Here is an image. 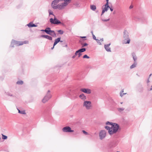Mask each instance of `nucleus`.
I'll list each match as a JSON object with an SVG mask.
<instances>
[{"mask_svg": "<svg viewBox=\"0 0 152 152\" xmlns=\"http://www.w3.org/2000/svg\"><path fill=\"white\" fill-rule=\"evenodd\" d=\"M48 12L49 16L50 15H52L53 16H54V18H51L49 19V21L51 24H55L57 25L61 24L63 26H65V24L62 21H61L58 19H57L55 15L53 14V12H52L51 10L49 9L48 10Z\"/></svg>", "mask_w": 152, "mask_h": 152, "instance_id": "obj_1", "label": "nucleus"}, {"mask_svg": "<svg viewBox=\"0 0 152 152\" xmlns=\"http://www.w3.org/2000/svg\"><path fill=\"white\" fill-rule=\"evenodd\" d=\"M46 33L51 36L48 35L42 34L40 36V37L47 39L50 40H52V37H56V34L54 30H51V28L49 27H47V30Z\"/></svg>", "mask_w": 152, "mask_h": 152, "instance_id": "obj_2", "label": "nucleus"}, {"mask_svg": "<svg viewBox=\"0 0 152 152\" xmlns=\"http://www.w3.org/2000/svg\"><path fill=\"white\" fill-rule=\"evenodd\" d=\"M121 128L119 125L116 123H114V124L111 127V130L110 131L111 132L110 135L116 134L117 132L121 130Z\"/></svg>", "mask_w": 152, "mask_h": 152, "instance_id": "obj_3", "label": "nucleus"}, {"mask_svg": "<svg viewBox=\"0 0 152 152\" xmlns=\"http://www.w3.org/2000/svg\"><path fill=\"white\" fill-rule=\"evenodd\" d=\"M80 93V91L77 89H76L71 91L70 95L72 99H75L78 97Z\"/></svg>", "mask_w": 152, "mask_h": 152, "instance_id": "obj_4", "label": "nucleus"}, {"mask_svg": "<svg viewBox=\"0 0 152 152\" xmlns=\"http://www.w3.org/2000/svg\"><path fill=\"white\" fill-rule=\"evenodd\" d=\"M128 33L126 30H124V37L125 39L124 40V43L129 44L130 39L129 37Z\"/></svg>", "mask_w": 152, "mask_h": 152, "instance_id": "obj_5", "label": "nucleus"}, {"mask_svg": "<svg viewBox=\"0 0 152 152\" xmlns=\"http://www.w3.org/2000/svg\"><path fill=\"white\" fill-rule=\"evenodd\" d=\"M50 91L49 90L45 96L44 97L42 100V102L43 103H45L48 100L52 97V95L50 94Z\"/></svg>", "mask_w": 152, "mask_h": 152, "instance_id": "obj_6", "label": "nucleus"}, {"mask_svg": "<svg viewBox=\"0 0 152 152\" xmlns=\"http://www.w3.org/2000/svg\"><path fill=\"white\" fill-rule=\"evenodd\" d=\"M109 8H110V6L109 4L106 3L102 7V11L101 15H102L105 12L107 11Z\"/></svg>", "mask_w": 152, "mask_h": 152, "instance_id": "obj_7", "label": "nucleus"}, {"mask_svg": "<svg viewBox=\"0 0 152 152\" xmlns=\"http://www.w3.org/2000/svg\"><path fill=\"white\" fill-rule=\"evenodd\" d=\"M62 131L65 132H72L74 130H72L71 127L69 126H66L62 129Z\"/></svg>", "mask_w": 152, "mask_h": 152, "instance_id": "obj_8", "label": "nucleus"}, {"mask_svg": "<svg viewBox=\"0 0 152 152\" xmlns=\"http://www.w3.org/2000/svg\"><path fill=\"white\" fill-rule=\"evenodd\" d=\"M91 101H85L83 103V106L86 107L87 109H89L91 107Z\"/></svg>", "mask_w": 152, "mask_h": 152, "instance_id": "obj_9", "label": "nucleus"}, {"mask_svg": "<svg viewBox=\"0 0 152 152\" xmlns=\"http://www.w3.org/2000/svg\"><path fill=\"white\" fill-rule=\"evenodd\" d=\"M106 135V132L105 130H101L99 132V136L100 139L102 140L104 138Z\"/></svg>", "mask_w": 152, "mask_h": 152, "instance_id": "obj_10", "label": "nucleus"}, {"mask_svg": "<svg viewBox=\"0 0 152 152\" xmlns=\"http://www.w3.org/2000/svg\"><path fill=\"white\" fill-rule=\"evenodd\" d=\"M80 91L85 93L87 94H90L91 93V90L90 89L88 88H82Z\"/></svg>", "mask_w": 152, "mask_h": 152, "instance_id": "obj_11", "label": "nucleus"}, {"mask_svg": "<svg viewBox=\"0 0 152 152\" xmlns=\"http://www.w3.org/2000/svg\"><path fill=\"white\" fill-rule=\"evenodd\" d=\"M71 1V0H66L65 2L61 4L62 6L64 7H66L68 5V4L70 3Z\"/></svg>", "mask_w": 152, "mask_h": 152, "instance_id": "obj_12", "label": "nucleus"}, {"mask_svg": "<svg viewBox=\"0 0 152 152\" xmlns=\"http://www.w3.org/2000/svg\"><path fill=\"white\" fill-rule=\"evenodd\" d=\"M61 37H59L55 39L53 43L54 46H55L59 42H63V41H61Z\"/></svg>", "mask_w": 152, "mask_h": 152, "instance_id": "obj_13", "label": "nucleus"}, {"mask_svg": "<svg viewBox=\"0 0 152 152\" xmlns=\"http://www.w3.org/2000/svg\"><path fill=\"white\" fill-rule=\"evenodd\" d=\"M26 26H27L29 28L37 27V25L34 24L32 22H30L28 24H27Z\"/></svg>", "mask_w": 152, "mask_h": 152, "instance_id": "obj_14", "label": "nucleus"}, {"mask_svg": "<svg viewBox=\"0 0 152 152\" xmlns=\"http://www.w3.org/2000/svg\"><path fill=\"white\" fill-rule=\"evenodd\" d=\"M111 45L110 43L108 44L105 45L104 47L105 50L107 52H111L110 48L109 47V46Z\"/></svg>", "mask_w": 152, "mask_h": 152, "instance_id": "obj_15", "label": "nucleus"}, {"mask_svg": "<svg viewBox=\"0 0 152 152\" xmlns=\"http://www.w3.org/2000/svg\"><path fill=\"white\" fill-rule=\"evenodd\" d=\"M137 88L138 91L140 92L141 93L143 92V88L141 85L140 84H139L138 85Z\"/></svg>", "mask_w": 152, "mask_h": 152, "instance_id": "obj_16", "label": "nucleus"}, {"mask_svg": "<svg viewBox=\"0 0 152 152\" xmlns=\"http://www.w3.org/2000/svg\"><path fill=\"white\" fill-rule=\"evenodd\" d=\"M63 8L64 7L62 6L61 5H60L59 4L53 7V8L54 10L56 9H58L59 10H62L63 9Z\"/></svg>", "mask_w": 152, "mask_h": 152, "instance_id": "obj_17", "label": "nucleus"}, {"mask_svg": "<svg viewBox=\"0 0 152 152\" xmlns=\"http://www.w3.org/2000/svg\"><path fill=\"white\" fill-rule=\"evenodd\" d=\"M58 1L57 0H54L52 1L51 4V6L53 8V7L55 6V5H56L58 3Z\"/></svg>", "mask_w": 152, "mask_h": 152, "instance_id": "obj_18", "label": "nucleus"}, {"mask_svg": "<svg viewBox=\"0 0 152 152\" xmlns=\"http://www.w3.org/2000/svg\"><path fill=\"white\" fill-rule=\"evenodd\" d=\"M21 42L18 41L14 40V43L16 46H19L20 45H22V43H20Z\"/></svg>", "mask_w": 152, "mask_h": 152, "instance_id": "obj_19", "label": "nucleus"}, {"mask_svg": "<svg viewBox=\"0 0 152 152\" xmlns=\"http://www.w3.org/2000/svg\"><path fill=\"white\" fill-rule=\"evenodd\" d=\"M5 94L6 95L8 96H10L12 97H15L16 96L13 95L11 93L9 92H5Z\"/></svg>", "mask_w": 152, "mask_h": 152, "instance_id": "obj_20", "label": "nucleus"}, {"mask_svg": "<svg viewBox=\"0 0 152 152\" xmlns=\"http://www.w3.org/2000/svg\"><path fill=\"white\" fill-rule=\"evenodd\" d=\"M83 42L81 41V40H80L79 41L80 43V44L82 45V48H83V47H86V46H87L88 45V44H87V43H83Z\"/></svg>", "mask_w": 152, "mask_h": 152, "instance_id": "obj_21", "label": "nucleus"}, {"mask_svg": "<svg viewBox=\"0 0 152 152\" xmlns=\"http://www.w3.org/2000/svg\"><path fill=\"white\" fill-rule=\"evenodd\" d=\"M79 97L82 99L85 100L86 99V97L83 94H80Z\"/></svg>", "mask_w": 152, "mask_h": 152, "instance_id": "obj_22", "label": "nucleus"}, {"mask_svg": "<svg viewBox=\"0 0 152 152\" xmlns=\"http://www.w3.org/2000/svg\"><path fill=\"white\" fill-rule=\"evenodd\" d=\"M104 128L108 130V132L110 135L111 132H110V131H111V127H110L109 126H105Z\"/></svg>", "mask_w": 152, "mask_h": 152, "instance_id": "obj_23", "label": "nucleus"}, {"mask_svg": "<svg viewBox=\"0 0 152 152\" xmlns=\"http://www.w3.org/2000/svg\"><path fill=\"white\" fill-rule=\"evenodd\" d=\"M132 56L134 60V62H137L136 61L137 59V57L136 56L134 53H133L132 54Z\"/></svg>", "mask_w": 152, "mask_h": 152, "instance_id": "obj_24", "label": "nucleus"}, {"mask_svg": "<svg viewBox=\"0 0 152 152\" xmlns=\"http://www.w3.org/2000/svg\"><path fill=\"white\" fill-rule=\"evenodd\" d=\"M137 62H134L133 64L130 66V69H132L136 67L137 65Z\"/></svg>", "mask_w": 152, "mask_h": 152, "instance_id": "obj_25", "label": "nucleus"}, {"mask_svg": "<svg viewBox=\"0 0 152 152\" xmlns=\"http://www.w3.org/2000/svg\"><path fill=\"white\" fill-rule=\"evenodd\" d=\"M18 110V113H19L23 115H25L26 114V113L25 112V110H20L17 109Z\"/></svg>", "mask_w": 152, "mask_h": 152, "instance_id": "obj_26", "label": "nucleus"}, {"mask_svg": "<svg viewBox=\"0 0 152 152\" xmlns=\"http://www.w3.org/2000/svg\"><path fill=\"white\" fill-rule=\"evenodd\" d=\"M90 8L92 10L95 11L96 9V7L94 5H91Z\"/></svg>", "mask_w": 152, "mask_h": 152, "instance_id": "obj_27", "label": "nucleus"}, {"mask_svg": "<svg viewBox=\"0 0 152 152\" xmlns=\"http://www.w3.org/2000/svg\"><path fill=\"white\" fill-rule=\"evenodd\" d=\"M61 42V45L63 47H68L67 44L66 43V42H63H63Z\"/></svg>", "mask_w": 152, "mask_h": 152, "instance_id": "obj_28", "label": "nucleus"}, {"mask_svg": "<svg viewBox=\"0 0 152 152\" xmlns=\"http://www.w3.org/2000/svg\"><path fill=\"white\" fill-rule=\"evenodd\" d=\"M79 50L80 52L82 53V52H85L86 50V49L85 48H82L79 49Z\"/></svg>", "mask_w": 152, "mask_h": 152, "instance_id": "obj_29", "label": "nucleus"}, {"mask_svg": "<svg viewBox=\"0 0 152 152\" xmlns=\"http://www.w3.org/2000/svg\"><path fill=\"white\" fill-rule=\"evenodd\" d=\"M117 109L119 112L121 113L125 110V108L123 107L118 108Z\"/></svg>", "mask_w": 152, "mask_h": 152, "instance_id": "obj_30", "label": "nucleus"}, {"mask_svg": "<svg viewBox=\"0 0 152 152\" xmlns=\"http://www.w3.org/2000/svg\"><path fill=\"white\" fill-rule=\"evenodd\" d=\"M113 124H114V123H113V122H109V121H107L106 123V125H110L111 126H112V125H113Z\"/></svg>", "mask_w": 152, "mask_h": 152, "instance_id": "obj_31", "label": "nucleus"}, {"mask_svg": "<svg viewBox=\"0 0 152 152\" xmlns=\"http://www.w3.org/2000/svg\"><path fill=\"white\" fill-rule=\"evenodd\" d=\"M23 82L22 80H19L16 82V84L18 85H22Z\"/></svg>", "mask_w": 152, "mask_h": 152, "instance_id": "obj_32", "label": "nucleus"}, {"mask_svg": "<svg viewBox=\"0 0 152 152\" xmlns=\"http://www.w3.org/2000/svg\"><path fill=\"white\" fill-rule=\"evenodd\" d=\"M80 37L83 39L82 40H81V41L84 42L85 40H86L87 39H86V36Z\"/></svg>", "mask_w": 152, "mask_h": 152, "instance_id": "obj_33", "label": "nucleus"}, {"mask_svg": "<svg viewBox=\"0 0 152 152\" xmlns=\"http://www.w3.org/2000/svg\"><path fill=\"white\" fill-rule=\"evenodd\" d=\"M15 45L14 43V39H12L10 45V47H14Z\"/></svg>", "mask_w": 152, "mask_h": 152, "instance_id": "obj_34", "label": "nucleus"}, {"mask_svg": "<svg viewBox=\"0 0 152 152\" xmlns=\"http://www.w3.org/2000/svg\"><path fill=\"white\" fill-rule=\"evenodd\" d=\"M57 32L58 33L61 34L62 35L64 33V31L62 30H59L57 31Z\"/></svg>", "mask_w": 152, "mask_h": 152, "instance_id": "obj_35", "label": "nucleus"}, {"mask_svg": "<svg viewBox=\"0 0 152 152\" xmlns=\"http://www.w3.org/2000/svg\"><path fill=\"white\" fill-rule=\"evenodd\" d=\"M2 135V139L4 140H6L7 138V136L6 135H5L3 134Z\"/></svg>", "mask_w": 152, "mask_h": 152, "instance_id": "obj_36", "label": "nucleus"}, {"mask_svg": "<svg viewBox=\"0 0 152 152\" xmlns=\"http://www.w3.org/2000/svg\"><path fill=\"white\" fill-rule=\"evenodd\" d=\"M83 58H87L89 59L90 58V57L88 56L87 55L85 54L83 56Z\"/></svg>", "mask_w": 152, "mask_h": 152, "instance_id": "obj_37", "label": "nucleus"}, {"mask_svg": "<svg viewBox=\"0 0 152 152\" xmlns=\"http://www.w3.org/2000/svg\"><path fill=\"white\" fill-rule=\"evenodd\" d=\"M20 43H23L22 44V45H23L24 44H28V41H25L23 42H21Z\"/></svg>", "mask_w": 152, "mask_h": 152, "instance_id": "obj_38", "label": "nucleus"}, {"mask_svg": "<svg viewBox=\"0 0 152 152\" xmlns=\"http://www.w3.org/2000/svg\"><path fill=\"white\" fill-rule=\"evenodd\" d=\"M110 20V18H108L107 19H101V20L102 21H104V22H107L108 21H109Z\"/></svg>", "mask_w": 152, "mask_h": 152, "instance_id": "obj_39", "label": "nucleus"}, {"mask_svg": "<svg viewBox=\"0 0 152 152\" xmlns=\"http://www.w3.org/2000/svg\"><path fill=\"white\" fill-rule=\"evenodd\" d=\"M82 132L84 134H85L86 135L88 134V133L87 132H86L85 130H83L82 131Z\"/></svg>", "mask_w": 152, "mask_h": 152, "instance_id": "obj_40", "label": "nucleus"}, {"mask_svg": "<svg viewBox=\"0 0 152 152\" xmlns=\"http://www.w3.org/2000/svg\"><path fill=\"white\" fill-rule=\"evenodd\" d=\"M79 50H77L75 52V53L74 55H75V56H77L78 54V53H79Z\"/></svg>", "mask_w": 152, "mask_h": 152, "instance_id": "obj_41", "label": "nucleus"}, {"mask_svg": "<svg viewBox=\"0 0 152 152\" xmlns=\"http://www.w3.org/2000/svg\"><path fill=\"white\" fill-rule=\"evenodd\" d=\"M47 30V27H46L45 29H41L40 30V31L45 32L46 33Z\"/></svg>", "mask_w": 152, "mask_h": 152, "instance_id": "obj_42", "label": "nucleus"}, {"mask_svg": "<svg viewBox=\"0 0 152 152\" xmlns=\"http://www.w3.org/2000/svg\"><path fill=\"white\" fill-rule=\"evenodd\" d=\"M134 19L135 20H139L140 19V18H137V17H135L134 18Z\"/></svg>", "mask_w": 152, "mask_h": 152, "instance_id": "obj_43", "label": "nucleus"}, {"mask_svg": "<svg viewBox=\"0 0 152 152\" xmlns=\"http://www.w3.org/2000/svg\"><path fill=\"white\" fill-rule=\"evenodd\" d=\"M92 37L93 39L94 40H96L97 39H96V37L94 35V34H93Z\"/></svg>", "mask_w": 152, "mask_h": 152, "instance_id": "obj_44", "label": "nucleus"}, {"mask_svg": "<svg viewBox=\"0 0 152 152\" xmlns=\"http://www.w3.org/2000/svg\"><path fill=\"white\" fill-rule=\"evenodd\" d=\"M96 41L97 42V43L100 45H101V43L99 41V40L98 39H97L96 40Z\"/></svg>", "mask_w": 152, "mask_h": 152, "instance_id": "obj_45", "label": "nucleus"}, {"mask_svg": "<svg viewBox=\"0 0 152 152\" xmlns=\"http://www.w3.org/2000/svg\"><path fill=\"white\" fill-rule=\"evenodd\" d=\"M78 57H80L82 55V54L79 51V53H78Z\"/></svg>", "mask_w": 152, "mask_h": 152, "instance_id": "obj_46", "label": "nucleus"}, {"mask_svg": "<svg viewBox=\"0 0 152 152\" xmlns=\"http://www.w3.org/2000/svg\"><path fill=\"white\" fill-rule=\"evenodd\" d=\"M111 12H112L113 11V9L112 7H110V8H109Z\"/></svg>", "mask_w": 152, "mask_h": 152, "instance_id": "obj_47", "label": "nucleus"}, {"mask_svg": "<svg viewBox=\"0 0 152 152\" xmlns=\"http://www.w3.org/2000/svg\"><path fill=\"white\" fill-rule=\"evenodd\" d=\"M133 7V6L132 5H131L129 7V9H131Z\"/></svg>", "mask_w": 152, "mask_h": 152, "instance_id": "obj_48", "label": "nucleus"}, {"mask_svg": "<svg viewBox=\"0 0 152 152\" xmlns=\"http://www.w3.org/2000/svg\"><path fill=\"white\" fill-rule=\"evenodd\" d=\"M76 56H75V55H74L72 56V58H74Z\"/></svg>", "mask_w": 152, "mask_h": 152, "instance_id": "obj_49", "label": "nucleus"}, {"mask_svg": "<svg viewBox=\"0 0 152 152\" xmlns=\"http://www.w3.org/2000/svg\"><path fill=\"white\" fill-rule=\"evenodd\" d=\"M109 0H106V4H109Z\"/></svg>", "mask_w": 152, "mask_h": 152, "instance_id": "obj_50", "label": "nucleus"}, {"mask_svg": "<svg viewBox=\"0 0 152 152\" xmlns=\"http://www.w3.org/2000/svg\"><path fill=\"white\" fill-rule=\"evenodd\" d=\"M54 46H54V44H53V47L51 48V49L53 50L54 48Z\"/></svg>", "mask_w": 152, "mask_h": 152, "instance_id": "obj_51", "label": "nucleus"}, {"mask_svg": "<svg viewBox=\"0 0 152 152\" xmlns=\"http://www.w3.org/2000/svg\"><path fill=\"white\" fill-rule=\"evenodd\" d=\"M150 91L152 90V85L151 86V88L150 89Z\"/></svg>", "mask_w": 152, "mask_h": 152, "instance_id": "obj_52", "label": "nucleus"}, {"mask_svg": "<svg viewBox=\"0 0 152 152\" xmlns=\"http://www.w3.org/2000/svg\"><path fill=\"white\" fill-rule=\"evenodd\" d=\"M149 82H150V81L149 80V78H148L147 80V83H148Z\"/></svg>", "mask_w": 152, "mask_h": 152, "instance_id": "obj_53", "label": "nucleus"}, {"mask_svg": "<svg viewBox=\"0 0 152 152\" xmlns=\"http://www.w3.org/2000/svg\"><path fill=\"white\" fill-rule=\"evenodd\" d=\"M91 33L92 35H93V34H94L93 31H91Z\"/></svg>", "mask_w": 152, "mask_h": 152, "instance_id": "obj_54", "label": "nucleus"}, {"mask_svg": "<svg viewBox=\"0 0 152 152\" xmlns=\"http://www.w3.org/2000/svg\"><path fill=\"white\" fill-rule=\"evenodd\" d=\"M100 40L102 41H103V38H102L100 39Z\"/></svg>", "mask_w": 152, "mask_h": 152, "instance_id": "obj_55", "label": "nucleus"}, {"mask_svg": "<svg viewBox=\"0 0 152 152\" xmlns=\"http://www.w3.org/2000/svg\"><path fill=\"white\" fill-rule=\"evenodd\" d=\"M152 75V74H151L149 75V78H150V77L151 76V75Z\"/></svg>", "mask_w": 152, "mask_h": 152, "instance_id": "obj_56", "label": "nucleus"}, {"mask_svg": "<svg viewBox=\"0 0 152 152\" xmlns=\"http://www.w3.org/2000/svg\"><path fill=\"white\" fill-rule=\"evenodd\" d=\"M122 92H123V91H122ZM121 92H122V91H121L120 92V96H123V95H122L121 94Z\"/></svg>", "mask_w": 152, "mask_h": 152, "instance_id": "obj_57", "label": "nucleus"}, {"mask_svg": "<svg viewBox=\"0 0 152 152\" xmlns=\"http://www.w3.org/2000/svg\"><path fill=\"white\" fill-rule=\"evenodd\" d=\"M57 0L58 1V2L60 1H62V0Z\"/></svg>", "mask_w": 152, "mask_h": 152, "instance_id": "obj_58", "label": "nucleus"}, {"mask_svg": "<svg viewBox=\"0 0 152 152\" xmlns=\"http://www.w3.org/2000/svg\"><path fill=\"white\" fill-rule=\"evenodd\" d=\"M115 13V11H114L113 12V13L114 14Z\"/></svg>", "mask_w": 152, "mask_h": 152, "instance_id": "obj_59", "label": "nucleus"}, {"mask_svg": "<svg viewBox=\"0 0 152 152\" xmlns=\"http://www.w3.org/2000/svg\"><path fill=\"white\" fill-rule=\"evenodd\" d=\"M117 136H115V138H117Z\"/></svg>", "mask_w": 152, "mask_h": 152, "instance_id": "obj_60", "label": "nucleus"}, {"mask_svg": "<svg viewBox=\"0 0 152 152\" xmlns=\"http://www.w3.org/2000/svg\"><path fill=\"white\" fill-rule=\"evenodd\" d=\"M66 0H62L63 1H64L65 2V1H66Z\"/></svg>", "mask_w": 152, "mask_h": 152, "instance_id": "obj_61", "label": "nucleus"}, {"mask_svg": "<svg viewBox=\"0 0 152 152\" xmlns=\"http://www.w3.org/2000/svg\"><path fill=\"white\" fill-rule=\"evenodd\" d=\"M122 103H123V102H121V104H122Z\"/></svg>", "mask_w": 152, "mask_h": 152, "instance_id": "obj_62", "label": "nucleus"}, {"mask_svg": "<svg viewBox=\"0 0 152 152\" xmlns=\"http://www.w3.org/2000/svg\"><path fill=\"white\" fill-rule=\"evenodd\" d=\"M125 94V93H124L123 94V95H124V94Z\"/></svg>", "mask_w": 152, "mask_h": 152, "instance_id": "obj_63", "label": "nucleus"}, {"mask_svg": "<svg viewBox=\"0 0 152 152\" xmlns=\"http://www.w3.org/2000/svg\"><path fill=\"white\" fill-rule=\"evenodd\" d=\"M116 152H120V151H117Z\"/></svg>", "mask_w": 152, "mask_h": 152, "instance_id": "obj_64", "label": "nucleus"}]
</instances>
